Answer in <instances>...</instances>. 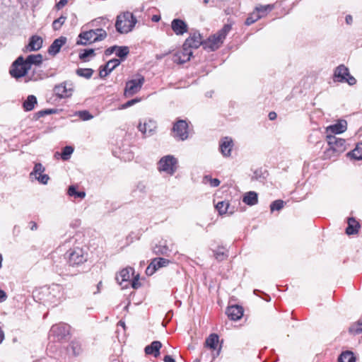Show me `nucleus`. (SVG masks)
I'll return each mask as SVG.
<instances>
[{
	"mask_svg": "<svg viewBox=\"0 0 362 362\" xmlns=\"http://www.w3.org/2000/svg\"><path fill=\"white\" fill-rule=\"evenodd\" d=\"M136 23L137 20L133 13L127 11L117 16L115 28L119 33H128L133 30Z\"/></svg>",
	"mask_w": 362,
	"mask_h": 362,
	"instance_id": "f257e3e1",
	"label": "nucleus"
},
{
	"mask_svg": "<svg viewBox=\"0 0 362 362\" xmlns=\"http://www.w3.org/2000/svg\"><path fill=\"white\" fill-rule=\"evenodd\" d=\"M107 37L105 30L97 28L88 31L81 32L78 35L76 44L79 45H87L95 42L101 41Z\"/></svg>",
	"mask_w": 362,
	"mask_h": 362,
	"instance_id": "f03ea898",
	"label": "nucleus"
},
{
	"mask_svg": "<svg viewBox=\"0 0 362 362\" xmlns=\"http://www.w3.org/2000/svg\"><path fill=\"white\" fill-rule=\"evenodd\" d=\"M231 30L230 24H225L221 30L217 33L209 37L206 41L204 42V47L205 49H208L210 51H214L217 49L223 42L227 34Z\"/></svg>",
	"mask_w": 362,
	"mask_h": 362,
	"instance_id": "7ed1b4c3",
	"label": "nucleus"
},
{
	"mask_svg": "<svg viewBox=\"0 0 362 362\" xmlns=\"http://www.w3.org/2000/svg\"><path fill=\"white\" fill-rule=\"evenodd\" d=\"M327 141L329 148L327 150L326 154L328 156H337L346 150L345 140L337 138L334 135H327Z\"/></svg>",
	"mask_w": 362,
	"mask_h": 362,
	"instance_id": "20e7f679",
	"label": "nucleus"
},
{
	"mask_svg": "<svg viewBox=\"0 0 362 362\" xmlns=\"http://www.w3.org/2000/svg\"><path fill=\"white\" fill-rule=\"evenodd\" d=\"M69 267H78L85 262L88 258V254L81 247H76L70 250L66 253Z\"/></svg>",
	"mask_w": 362,
	"mask_h": 362,
	"instance_id": "39448f33",
	"label": "nucleus"
},
{
	"mask_svg": "<svg viewBox=\"0 0 362 362\" xmlns=\"http://www.w3.org/2000/svg\"><path fill=\"white\" fill-rule=\"evenodd\" d=\"M30 67L27 65L24 58L22 56H19L11 64L9 70V73L13 78L16 79L25 76Z\"/></svg>",
	"mask_w": 362,
	"mask_h": 362,
	"instance_id": "423d86ee",
	"label": "nucleus"
},
{
	"mask_svg": "<svg viewBox=\"0 0 362 362\" xmlns=\"http://www.w3.org/2000/svg\"><path fill=\"white\" fill-rule=\"evenodd\" d=\"M177 159L170 155L165 156L160 158L158 163V169L160 172H164L168 175H173L177 170Z\"/></svg>",
	"mask_w": 362,
	"mask_h": 362,
	"instance_id": "0eeeda50",
	"label": "nucleus"
},
{
	"mask_svg": "<svg viewBox=\"0 0 362 362\" xmlns=\"http://www.w3.org/2000/svg\"><path fill=\"white\" fill-rule=\"evenodd\" d=\"M334 81L340 83H347L350 86L356 84V80L352 76L349 69L344 65L338 66L334 72Z\"/></svg>",
	"mask_w": 362,
	"mask_h": 362,
	"instance_id": "6e6552de",
	"label": "nucleus"
},
{
	"mask_svg": "<svg viewBox=\"0 0 362 362\" xmlns=\"http://www.w3.org/2000/svg\"><path fill=\"white\" fill-rule=\"evenodd\" d=\"M173 136L177 140L185 141L189 136L188 124L185 120L179 119L173 127Z\"/></svg>",
	"mask_w": 362,
	"mask_h": 362,
	"instance_id": "1a4fd4ad",
	"label": "nucleus"
},
{
	"mask_svg": "<svg viewBox=\"0 0 362 362\" xmlns=\"http://www.w3.org/2000/svg\"><path fill=\"white\" fill-rule=\"evenodd\" d=\"M55 95L60 98H69L74 92V85L71 81H64L54 88Z\"/></svg>",
	"mask_w": 362,
	"mask_h": 362,
	"instance_id": "9d476101",
	"label": "nucleus"
},
{
	"mask_svg": "<svg viewBox=\"0 0 362 362\" xmlns=\"http://www.w3.org/2000/svg\"><path fill=\"white\" fill-rule=\"evenodd\" d=\"M144 81V78L141 76L138 79H132L127 81L124 93L125 97H131L138 93L141 90Z\"/></svg>",
	"mask_w": 362,
	"mask_h": 362,
	"instance_id": "9b49d317",
	"label": "nucleus"
},
{
	"mask_svg": "<svg viewBox=\"0 0 362 362\" xmlns=\"http://www.w3.org/2000/svg\"><path fill=\"white\" fill-rule=\"evenodd\" d=\"M70 327L67 324L59 323L54 325L50 329V334L55 337L57 340L64 339L69 334Z\"/></svg>",
	"mask_w": 362,
	"mask_h": 362,
	"instance_id": "f8f14e48",
	"label": "nucleus"
},
{
	"mask_svg": "<svg viewBox=\"0 0 362 362\" xmlns=\"http://www.w3.org/2000/svg\"><path fill=\"white\" fill-rule=\"evenodd\" d=\"M156 127V121L151 119H144V122L140 121L138 124L139 130L146 136L153 134Z\"/></svg>",
	"mask_w": 362,
	"mask_h": 362,
	"instance_id": "ddd939ff",
	"label": "nucleus"
},
{
	"mask_svg": "<svg viewBox=\"0 0 362 362\" xmlns=\"http://www.w3.org/2000/svg\"><path fill=\"white\" fill-rule=\"evenodd\" d=\"M204 41L202 40V36L197 31L191 33L189 36L185 40L184 44L186 47L190 49H197L201 45H204Z\"/></svg>",
	"mask_w": 362,
	"mask_h": 362,
	"instance_id": "4468645a",
	"label": "nucleus"
},
{
	"mask_svg": "<svg viewBox=\"0 0 362 362\" xmlns=\"http://www.w3.org/2000/svg\"><path fill=\"white\" fill-rule=\"evenodd\" d=\"M192 55V52L190 47H186L183 44L182 49L174 54L173 61L178 64H183L188 62Z\"/></svg>",
	"mask_w": 362,
	"mask_h": 362,
	"instance_id": "2eb2a0df",
	"label": "nucleus"
},
{
	"mask_svg": "<svg viewBox=\"0 0 362 362\" xmlns=\"http://www.w3.org/2000/svg\"><path fill=\"white\" fill-rule=\"evenodd\" d=\"M171 28L177 35H182L188 31L187 24L179 18L173 19L171 22Z\"/></svg>",
	"mask_w": 362,
	"mask_h": 362,
	"instance_id": "dca6fc26",
	"label": "nucleus"
},
{
	"mask_svg": "<svg viewBox=\"0 0 362 362\" xmlns=\"http://www.w3.org/2000/svg\"><path fill=\"white\" fill-rule=\"evenodd\" d=\"M347 129V123L345 120H340L337 123L326 128L327 135L332 134H341Z\"/></svg>",
	"mask_w": 362,
	"mask_h": 362,
	"instance_id": "f3484780",
	"label": "nucleus"
},
{
	"mask_svg": "<svg viewBox=\"0 0 362 362\" xmlns=\"http://www.w3.org/2000/svg\"><path fill=\"white\" fill-rule=\"evenodd\" d=\"M233 146L232 139L225 137L220 142V151L222 155L225 157H228L231 154V151Z\"/></svg>",
	"mask_w": 362,
	"mask_h": 362,
	"instance_id": "a211bd4d",
	"label": "nucleus"
},
{
	"mask_svg": "<svg viewBox=\"0 0 362 362\" xmlns=\"http://www.w3.org/2000/svg\"><path fill=\"white\" fill-rule=\"evenodd\" d=\"M226 313L228 316L233 320H238L243 315V309L239 305L229 306L227 309Z\"/></svg>",
	"mask_w": 362,
	"mask_h": 362,
	"instance_id": "6ab92c4d",
	"label": "nucleus"
},
{
	"mask_svg": "<svg viewBox=\"0 0 362 362\" xmlns=\"http://www.w3.org/2000/svg\"><path fill=\"white\" fill-rule=\"evenodd\" d=\"M66 42V37H60L56 40H54V42L52 43V45L49 46L48 52L50 54L55 55L57 54L61 47Z\"/></svg>",
	"mask_w": 362,
	"mask_h": 362,
	"instance_id": "aec40b11",
	"label": "nucleus"
},
{
	"mask_svg": "<svg viewBox=\"0 0 362 362\" xmlns=\"http://www.w3.org/2000/svg\"><path fill=\"white\" fill-rule=\"evenodd\" d=\"M133 268L127 267L122 269L116 276V281L122 285L123 282H129L131 275L133 274Z\"/></svg>",
	"mask_w": 362,
	"mask_h": 362,
	"instance_id": "412c9836",
	"label": "nucleus"
},
{
	"mask_svg": "<svg viewBox=\"0 0 362 362\" xmlns=\"http://www.w3.org/2000/svg\"><path fill=\"white\" fill-rule=\"evenodd\" d=\"M162 347V344L159 341H153L150 345L145 347V353L146 354L153 355L157 358L160 355V349Z\"/></svg>",
	"mask_w": 362,
	"mask_h": 362,
	"instance_id": "4be33fe9",
	"label": "nucleus"
},
{
	"mask_svg": "<svg viewBox=\"0 0 362 362\" xmlns=\"http://www.w3.org/2000/svg\"><path fill=\"white\" fill-rule=\"evenodd\" d=\"M42 45V39L40 36L33 35L30 37L28 45L26 46V50L29 52L37 51Z\"/></svg>",
	"mask_w": 362,
	"mask_h": 362,
	"instance_id": "5701e85b",
	"label": "nucleus"
},
{
	"mask_svg": "<svg viewBox=\"0 0 362 362\" xmlns=\"http://www.w3.org/2000/svg\"><path fill=\"white\" fill-rule=\"evenodd\" d=\"M359 228L360 225L354 218H349L346 233L349 235L356 234Z\"/></svg>",
	"mask_w": 362,
	"mask_h": 362,
	"instance_id": "b1692460",
	"label": "nucleus"
},
{
	"mask_svg": "<svg viewBox=\"0 0 362 362\" xmlns=\"http://www.w3.org/2000/svg\"><path fill=\"white\" fill-rule=\"evenodd\" d=\"M27 65H28V67H30V69H31V66L33 64L34 65H40L42 62V56L40 54H30L27 57V58L25 59Z\"/></svg>",
	"mask_w": 362,
	"mask_h": 362,
	"instance_id": "393cba45",
	"label": "nucleus"
},
{
	"mask_svg": "<svg viewBox=\"0 0 362 362\" xmlns=\"http://www.w3.org/2000/svg\"><path fill=\"white\" fill-rule=\"evenodd\" d=\"M218 343V336L216 334H211L206 339L205 345L211 349L216 350Z\"/></svg>",
	"mask_w": 362,
	"mask_h": 362,
	"instance_id": "a878e982",
	"label": "nucleus"
},
{
	"mask_svg": "<svg viewBox=\"0 0 362 362\" xmlns=\"http://www.w3.org/2000/svg\"><path fill=\"white\" fill-rule=\"evenodd\" d=\"M37 104V98L33 95H30L24 101L23 107L25 111H31Z\"/></svg>",
	"mask_w": 362,
	"mask_h": 362,
	"instance_id": "bb28decb",
	"label": "nucleus"
},
{
	"mask_svg": "<svg viewBox=\"0 0 362 362\" xmlns=\"http://www.w3.org/2000/svg\"><path fill=\"white\" fill-rule=\"evenodd\" d=\"M243 202L250 206L255 205L258 202L257 194L255 192H249L243 197Z\"/></svg>",
	"mask_w": 362,
	"mask_h": 362,
	"instance_id": "cd10ccee",
	"label": "nucleus"
},
{
	"mask_svg": "<svg viewBox=\"0 0 362 362\" xmlns=\"http://www.w3.org/2000/svg\"><path fill=\"white\" fill-rule=\"evenodd\" d=\"M348 156H351L354 160H362V143H358L355 148L348 153Z\"/></svg>",
	"mask_w": 362,
	"mask_h": 362,
	"instance_id": "c85d7f7f",
	"label": "nucleus"
},
{
	"mask_svg": "<svg viewBox=\"0 0 362 362\" xmlns=\"http://www.w3.org/2000/svg\"><path fill=\"white\" fill-rule=\"evenodd\" d=\"M229 204L226 202H219L216 205V209L218 211L220 215L225 214L226 213L233 214V211H228Z\"/></svg>",
	"mask_w": 362,
	"mask_h": 362,
	"instance_id": "c756f323",
	"label": "nucleus"
},
{
	"mask_svg": "<svg viewBox=\"0 0 362 362\" xmlns=\"http://www.w3.org/2000/svg\"><path fill=\"white\" fill-rule=\"evenodd\" d=\"M339 362H355L353 352L349 351L343 352L339 357Z\"/></svg>",
	"mask_w": 362,
	"mask_h": 362,
	"instance_id": "7c9ffc66",
	"label": "nucleus"
},
{
	"mask_svg": "<svg viewBox=\"0 0 362 362\" xmlns=\"http://www.w3.org/2000/svg\"><path fill=\"white\" fill-rule=\"evenodd\" d=\"M274 8L273 4H267V5H259L255 7V10L258 12L259 14L263 15L264 16L267 13L272 11Z\"/></svg>",
	"mask_w": 362,
	"mask_h": 362,
	"instance_id": "2f4dec72",
	"label": "nucleus"
},
{
	"mask_svg": "<svg viewBox=\"0 0 362 362\" xmlns=\"http://www.w3.org/2000/svg\"><path fill=\"white\" fill-rule=\"evenodd\" d=\"M120 60L118 59H112L108 61L106 64L103 66L104 69L110 74L117 66L120 64Z\"/></svg>",
	"mask_w": 362,
	"mask_h": 362,
	"instance_id": "473e14b6",
	"label": "nucleus"
},
{
	"mask_svg": "<svg viewBox=\"0 0 362 362\" xmlns=\"http://www.w3.org/2000/svg\"><path fill=\"white\" fill-rule=\"evenodd\" d=\"M263 17V15L259 14L255 10L252 13L250 14V16L245 20V24L247 25H250L261 18Z\"/></svg>",
	"mask_w": 362,
	"mask_h": 362,
	"instance_id": "72a5a7b5",
	"label": "nucleus"
},
{
	"mask_svg": "<svg viewBox=\"0 0 362 362\" xmlns=\"http://www.w3.org/2000/svg\"><path fill=\"white\" fill-rule=\"evenodd\" d=\"M76 74L81 77H83L85 78H90L93 74V70L92 69H83V68H79L78 69H76Z\"/></svg>",
	"mask_w": 362,
	"mask_h": 362,
	"instance_id": "f704fd0d",
	"label": "nucleus"
},
{
	"mask_svg": "<svg viewBox=\"0 0 362 362\" xmlns=\"http://www.w3.org/2000/svg\"><path fill=\"white\" fill-rule=\"evenodd\" d=\"M68 194L71 197H78L83 199L86 197L85 192H77L76 187L74 185H71L68 189Z\"/></svg>",
	"mask_w": 362,
	"mask_h": 362,
	"instance_id": "c9c22d12",
	"label": "nucleus"
},
{
	"mask_svg": "<svg viewBox=\"0 0 362 362\" xmlns=\"http://www.w3.org/2000/svg\"><path fill=\"white\" fill-rule=\"evenodd\" d=\"M152 262L153 263V265L156 267L157 269L159 268L166 267L170 261L167 259L159 257V258H154L152 260Z\"/></svg>",
	"mask_w": 362,
	"mask_h": 362,
	"instance_id": "e433bc0d",
	"label": "nucleus"
},
{
	"mask_svg": "<svg viewBox=\"0 0 362 362\" xmlns=\"http://www.w3.org/2000/svg\"><path fill=\"white\" fill-rule=\"evenodd\" d=\"M116 55L121 58V59H124L129 54V49L128 47L124 46V47H119L117 46V48H116Z\"/></svg>",
	"mask_w": 362,
	"mask_h": 362,
	"instance_id": "4c0bfd02",
	"label": "nucleus"
},
{
	"mask_svg": "<svg viewBox=\"0 0 362 362\" xmlns=\"http://www.w3.org/2000/svg\"><path fill=\"white\" fill-rule=\"evenodd\" d=\"M45 170V167L40 163H35L33 171L30 173V175L35 177L38 176L39 175L42 174Z\"/></svg>",
	"mask_w": 362,
	"mask_h": 362,
	"instance_id": "58836bf2",
	"label": "nucleus"
},
{
	"mask_svg": "<svg viewBox=\"0 0 362 362\" xmlns=\"http://www.w3.org/2000/svg\"><path fill=\"white\" fill-rule=\"evenodd\" d=\"M74 152V148L70 146H65L62 152L61 157L64 160H67Z\"/></svg>",
	"mask_w": 362,
	"mask_h": 362,
	"instance_id": "ea45409f",
	"label": "nucleus"
},
{
	"mask_svg": "<svg viewBox=\"0 0 362 362\" xmlns=\"http://www.w3.org/2000/svg\"><path fill=\"white\" fill-rule=\"evenodd\" d=\"M66 17L64 16H61L57 19L54 20L52 23V27L54 30H58L61 28L62 25L66 21Z\"/></svg>",
	"mask_w": 362,
	"mask_h": 362,
	"instance_id": "a19ab883",
	"label": "nucleus"
},
{
	"mask_svg": "<svg viewBox=\"0 0 362 362\" xmlns=\"http://www.w3.org/2000/svg\"><path fill=\"white\" fill-rule=\"evenodd\" d=\"M349 332L356 334L362 332V320H358L356 324L352 325L349 328Z\"/></svg>",
	"mask_w": 362,
	"mask_h": 362,
	"instance_id": "79ce46f5",
	"label": "nucleus"
},
{
	"mask_svg": "<svg viewBox=\"0 0 362 362\" xmlns=\"http://www.w3.org/2000/svg\"><path fill=\"white\" fill-rule=\"evenodd\" d=\"M284 206V202L281 199H278V200L273 202L271 204L270 209L272 211H274L275 210L279 211L281 209H283Z\"/></svg>",
	"mask_w": 362,
	"mask_h": 362,
	"instance_id": "37998d69",
	"label": "nucleus"
},
{
	"mask_svg": "<svg viewBox=\"0 0 362 362\" xmlns=\"http://www.w3.org/2000/svg\"><path fill=\"white\" fill-rule=\"evenodd\" d=\"M95 55V49H84L83 52L79 54V58L80 59L83 61H86L87 57H92Z\"/></svg>",
	"mask_w": 362,
	"mask_h": 362,
	"instance_id": "c03bdc74",
	"label": "nucleus"
},
{
	"mask_svg": "<svg viewBox=\"0 0 362 362\" xmlns=\"http://www.w3.org/2000/svg\"><path fill=\"white\" fill-rule=\"evenodd\" d=\"M154 252L156 254L166 255L169 252V249L166 245H156L154 248Z\"/></svg>",
	"mask_w": 362,
	"mask_h": 362,
	"instance_id": "a18cd8bd",
	"label": "nucleus"
},
{
	"mask_svg": "<svg viewBox=\"0 0 362 362\" xmlns=\"http://www.w3.org/2000/svg\"><path fill=\"white\" fill-rule=\"evenodd\" d=\"M78 115L83 121L89 120L93 117V115L86 110L78 112Z\"/></svg>",
	"mask_w": 362,
	"mask_h": 362,
	"instance_id": "49530a36",
	"label": "nucleus"
},
{
	"mask_svg": "<svg viewBox=\"0 0 362 362\" xmlns=\"http://www.w3.org/2000/svg\"><path fill=\"white\" fill-rule=\"evenodd\" d=\"M140 101H141L140 98H134V99L130 100L127 101V103H125L124 104H122L121 105V107H119V109L122 110V109L127 108Z\"/></svg>",
	"mask_w": 362,
	"mask_h": 362,
	"instance_id": "de8ad7c7",
	"label": "nucleus"
},
{
	"mask_svg": "<svg viewBox=\"0 0 362 362\" xmlns=\"http://www.w3.org/2000/svg\"><path fill=\"white\" fill-rule=\"evenodd\" d=\"M35 177L36 180H38L39 182H40L43 185H46L49 180V175L47 174H43V173L41 175H39L38 176H36Z\"/></svg>",
	"mask_w": 362,
	"mask_h": 362,
	"instance_id": "09e8293b",
	"label": "nucleus"
},
{
	"mask_svg": "<svg viewBox=\"0 0 362 362\" xmlns=\"http://www.w3.org/2000/svg\"><path fill=\"white\" fill-rule=\"evenodd\" d=\"M214 256L216 259L218 261H223L227 257V255L223 251H216L214 254Z\"/></svg>",
	"mask_w": 362,
	"mask_h": 362,
	"instance_id": "8fccbe9b",
	"label": "nucleus"
},
{
	"mask_svg": "<svg viewBox=\"0 0 362 362\" xmlns=\"http://www.w3.org/2000/svg\"><path fill=\"white\" fill-rule=\"evenodd\" d=\"M157 270L153 263L151 262V264L148 266L146 270V273L147 275H152Z\"/></svg>",
	"mask_w": 362,
	"mask_h": 362,
	"instance_id": "3c124183",
	"label": "nucleus"
},
{
	"mask_svg": "<svg viewBox=\"0 0 362 362\" xmlns=\"http://www.w3.org/2000/svg\"><path fill=\"white\" fill-rule=\"evenodd\" d=\"M55 112H56V110L54 109H47V110H41V111L38 112L37 114L40 117H42L46 115H50V114L55 113Z\"/></svg>",
	"mask_w": 362,
	"mask_h": 362,
	"instance_id": "603ef678",
	"label": "nucleus"
},
{
	"mask_svg": "<svg viewBox=\"0 0 362 362\" xmlns=\"http://www.w3.org/2000/svg\"><path fill=\"white\" fill-rule=\"evenodd\" d=\"M73 352L75 355H78L81 352V347L77 343H73L71 344Z\"/></svg>",
	"mask_w": 362,
	"mask_h": 362,
	"instance_id": "864d4df0",
	"label": "nucleus"
},
{
	"mask_svg": "<svg viewBox=\"0 0 362 362\" xmlns=\"http://www.w3.org/2000/svg\"><path fill=\"white\" fill-rule=\"evenodd\" d=\"M116 48H117V45H115V46H112V47H110L109 48H107L105 51V54L106 56H109V55H111L112 53H114L115 52H116Z\"/></svg>",
	"mask_w": 362,
	"mask_h": 362,
	"instance_id": "5fc2aeb1",
	"label": "nucleus"
},
{
	"mask_svg": "<svg viewBox=\"0 0 362 362\" xmlns=\"http://www.w3.org/2000/svg\"><path fill=\"white\" fill-rule=\"evenodd\" d=\"M67 0H60L57 4H56V8L58 9V10H60L61 8H62L66 4H67Z\"/></svg>",
	"mask_w": 362,
	"mask_h": 362,
	"instance_id": "6e6d98bb",
	"label": "nucleus"
},
{
	"mask_svg": "<svg viewBox=\"0 0 362 362\" xmlns=\"http://www.w3.org/2000/svg\"><path fill=\"white\" fill-rule=\"evenodd\" d=\"M209 181H210V185L212 187H218L220 185L219 180H218L216 178H210Z\"/></svg>",
	"mask_w": 362,
	"mask_h": 362,
	"instance_id": "4d7b16f0",
	"label": "nucleus"
},
{
	"mask_svg": "<svg viewBox=\"0 0 362 362\" xmlns=\"http://www.w3.org/2000/svg\"><path fill=\"white\" fill-rule=\"evenodd\" d=\"M108 74H109V73L105 70V69H104L103 67L100 68V72H99V76H100V78H105Z\"/></svg>",
	"mask_w": 362,
	"mask_h": 362,
	"instance_id": "13d9d810",
	"label": "nucleus"
},
{
	"mask_svg": "<svg viewBox=\"0 0 362 362\" xmlns=\"http://www.w3.org/2000/svg\"><path fill=\"white\" fill-rule=\"evenodd\" d=\"M7 296L5 291L0 290V303L4 302L6 300Z\"/></svg>",
	"mask_w": 362,
	"mask_h": 362,
	"instance_id": "bf43d9fd",
	"label": "nucleus"
},
{
	"mask_svg": "<svg viewBox=\"0 0 362 362\" xmlns=\"http://www.w3.org/2000/svg\"><path fill=\"white\" fill-rule=\"evenodd\" d=\"M345 21L348 25H351L353 22V18L351 15H347L345 18Z\"/></svg>",
	"mask_w": 362,
	"mask_h": 362,
	"instance_id": "052dcab7",
	"label": "nucleus"
},
{
	"mask_svg": "<svg viewBox=\"0 0 362 362\" xmlns=\"http://www.w3.org/2000/svg\"><path fill=\"white\" fill-rule=\"evenodd\" d=\"M163 361L164 362H175V360L169 355H166L164 357Z\"/></svg>",
	"mask_w": 362,
	"mask_h": 362,
	"instance_id": "680f3d73",
	"label": "nucleus"
},
{
	"mask_svg": "<svg viewBox=\"0 0 362 362\" xmlns=\"http://www.w3.org/2000/svg\"><path fill=\"white\" fill-rule=\"evenodd\" d=\"M269 118L270 120H274L276 118V113L274 112H270L269 113Z\"/></svg>",
	"mask_w": 362,
	"mask_h": 362,
	"instance_id": "e2e57ef3",
	"label": "nucleus"
},
{
	"mask_svg": "<svg viewBox=\"0 0 362 362\" xmlns=\"http://www.w3.org/2000/svg\"><path fill=\"white\" fill-rule=\"evenodd\" d=\"M30 229H31L32 230H37V223H36L35 222H34V221H31V222H30Z\"/></svg>",
	"mask_w": 362,
	"mask_h": 362,
	"instance_id": "0e129e2a",
	"label": "nucleus"
},
{
	"mask_svg": "<svg viewBox=\"0 0 362 362\" xmlns=\"http://www.w3.org/2000/svg\"><path fill=\"white\" fill-rule=\"evenodd\" d=\"M61 286L59 285H55L52 288V291H58L59 292L61 291Z\"/></svg>",
	"mask_w": 362,
	"mask_h": 362,
	"instance_id": "69168bd1",
	"label": "nucleus"
},
{
	"mask_svg": "<svg viewBox=\"0 0 362 362\" xmlns=\"http://www.w3.org/2000/svg\"><path fill=\"white\" fill-rule=\"evenodd\" d=\"M4 339V333L1 328L0 327V344L3 341Z\"/></svg>",
	"mask_w": 362,
	"mask_h": 362,
	"instance_id": "338daca9",
	"label": "nucleus"
},
{
	"mask_svg": "<svg viewBox=\"0 0 362 362\" xmlns=\"http://www.w3.org/2000/svg\"><path fill=\"white\" fill-rule=\"evenodd\" d=\"M132 285L133 288H137V280L133 281Z\"/></svg>",
	"mask_w": 362,
	"mask_h": 362,
	"instance_id": "774afa93",
	"label": "nucleus"
}]
</instances>
